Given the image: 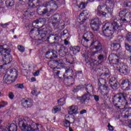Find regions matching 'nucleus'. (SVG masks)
I'll list each match as a JSON object with an SVG mask.
<instances>
[{"instance_id":"f257e3e1","label":"nucleus","mask_w":131,"mask_h":131,"mask_svg":"<svg viewBox=\"0 0 131 131\" xmlns=\"http://www.w3.org/2000/svg\"><path fill=\"white\" fill-rule=\"evenodd\" d=\"M101 33L104 37H109L113 35L114 32L122 30V25H119L117 21H113V23H106L103 25L101 28Z\"/></svg>"},{"instance_id":"3c124183","label":"nucleus","mask_w":131,"mask_h":131,"mask_svg":"<svg viewBox=\"0 0 131 131\" xmlns=\"http://www.w3.org/2000/svg\"><path fill=\"white\" fill-rule=\"evenodd\" d=\"M15 86L17 89H24V85L23 84H17L15 85Z\"/></svg>"},{"instance_id":"cd10ccee","label":"nucleus","mask_w":131,"mask_h":131,"mask_svg":"<svg viewBox=\"0 0 131 131\" xmlns=\"http://www.w3.org/2000/svg\"><path fill=\"white\" fill-rule=\"evenodd\" d=\"M70 50L72 52H73V54L74 55H76L77 53H79L80 52V47L77 46H71L70 47Z\"/></svg>"},{"instance_id":"9b49d317","label":"nucleus","mask_w":131,"mask_h":131,"mask_svg":"<svg viewBox=\"0 0 131 131\" xmlns=\"http://www.w3.org/2000/svg\"><path fill=\"white\" fill-rule=\"evenodd\" d=\"M101 25L102 22H101V20L98 18H96L91 23V27L93 31H98Z\"/></svg>"},{"instance_id":"6ab92c4d","label":"nucleus","mask_w":131,"mask_h":131,"mask_svg":"<svg viewBox=\"0 0 131 131\" xmlns=\"http://www.w3.org/2000/svg\"><path fill=\"white\" fill-rule=\"evenodd\" d=\"M127 12L126 9H124L119 12V16L120 17V21L121 24L122 23H127V20L125 19V15H126Z\"/></svg>"},{"instance_id":"aec40b11","label":"nucleus","mask_w":131,"mask_h":131,"mask_svg":"<svg viewBox=\"0 0 131 131\" xmlns=\"http://www.w3.org/2000/svg\"><path fill=\"white\" fill-rule=\"evenodd\" d=\"M110 85L113 90L116 91L120 88V83L119 82L117 81L116 80L111 79L109 81Z\"/></svg>"},{"instance_id":"338daca9","label":"nucleus","mask_w":131,"mask_h":131,"mask_svg":"<svg viewBox=\"0 0 131 131\" xmlns=\"http://www.w3.org/2000/svg\"><path fill=\"white\" fill-rule=\"evenodd\" d=\"M72 62H70V61H69V62L70 63V64H73V62H74V61H75V58L74 57H73V56H72Z\"/></svg>"},{"instance_id":"0eeeda50","label":"nucleus","mask_w":131,"mask_h":131,"mask_svg":"<svg viewBox=\"0 0 131 131\" xmlns=\"http://www.w3.org/2000/svg\"><path fill=\"white\" fill-rule=\"evenodd\" d=\"M73 70L70 67H67L65 68V73L63 74L64 80H72L73 83H71L70 85H73L75 80L73 78Z\"/></svg>"},{"instance_id":"1a4fd4ad","label":"nucleus","mask_w":131,"mask_h":131,"mask_svg":"<svg viewBox=\"0 0 131 131\" xmlns=\"http://www.w3.org/2000/svg\"><path fill=\"white\" fill-rule=\"evenodd\" d=\"M105 8V4H100L98 7L97 9L95 10V13L97 17H105L107 15L108 12L105 11L106 8L104 9V11H102V9Z\"/></svg>"},{"instance_id":"680f3d73","label":"nucleus","mask_w":131,"mask_h":131,"mask_svg":"<svg viewBox=\"0 0 131 131\" xmlns=\"http://www.w3.org/2000/svg\"><path fill=\"white\" fill-rule=\"evenodd\" d=\"M8 25H9V24L6 23V24H2L1 25V26H2V27H3V28H6V27H7V26H8Z\"/></svg>"},{"instance_id":"ddd939ff","label":"nucleus","mask_w":131,"mask_h":131,"mask_svg":"<svg viewBox=\"0 0 131 131\" xmlns=\"http://www.w3.org/2000/svg\"><path fill=\"white\" fill-rule=\"evenodd\" d=\"M59 38H60L59 34H51L47 37L46 40H47L49 43L53 45V43H55L56 42L58 41Z\"/></svg>"},{"instance_id":"6e6d98bb","label":"nucleus","mask_w":131,"mask_h":131,"mask_svg":"<svg viewBox=\"0 0 131 131\" xmlns=\"http://www.w3.org/2000/svg\"><path fill=\"white\" fill-rule=\"evenodd\" d=\"M32 8H37V7H38L37 8V9L38 10V8H39V7H41V6H39V5H37L36 4H35L34 3H33V4L31 6ZM37 9V12H38V10Z\"/></svg>"},{"instance_id":"4d7b16f0","label":"nucleus","mask_w":131,"mask_h":131,"mask_svg":"<svg viewBox=\"0 0 131 131\" xmlns=\"http://www.w3.org/2000/svg\"><path fill=\"white\" fill-rule=\"evenodd\" d=\"M94 98V100H95L96 102H99L100 101V98H99V96L94 95H93Z\"/></svg>"},{"instance_id":"49530a36","label":"nucleus","mask_w":131,"mask_h":131,"mask_svg":"<svg viewBox=\"0 0 131 131\" xmlns=\"http://www.w3.org/2000/svg\"><path fill=\"white\" fill-rule=\"evenodd\" d=\"M17 49L19 51V52H21V53L24 52V51H25V48L23 46L18 45L17 46Z\"/></svg>"},{"instance_id":"09e8293b","label":"nucleus","mask_w":131,"mask_h":131,"mask_svg":"<svg viewBox=\"0 0 131 131\" xmlns=\"http://www.w3.org/2000/svg\"><path fill=\"white\" fill-rule=\"evenodd\" d=\"M117 42H118V41H122V40H123V37L121 35H118L117 37Z\"/></svg>"},{"instance_id":"8fccbe9b","label":"nucleus","mask_w":131,"mask_h":131,"mask_svg":"<svg viewBox=\"0 0 131 131\" xmlns=\"http://www.w3.org/2000/svg\"><path fill=\"white\" fill-rule=\"evenodd\" d=\"M36 25L37 26L38 25V21L37 20V19L34 20L32 24V26H33V27H34Z\"/></svg>"},{"instance_id":"79ce46f5","label":"nucleus","mask_w":131,"mask_h":131,"mask_svg":"<svg viewBox=\"0 0 131 131\" xmlns=\"http://www.w3.org/2000/svg\"><path fill=\"white\" fill-rule=\"evenodd\" d=\"M55 73L56 74V76H58V77L59 78V79H63V80H64L63 74H62V72H61L60 71H57Z\"/></svg>"},{"instance_id":"f03ea898","label":"nucleus","mask_w":131,"mask_h":131,"mask_svg":"<svg viewBox=\"0 0 131 131\" xmlns=\"http://www.w3.org/2000/svg\"><path fill=\"white\" fill-rule=\"evenodd\" d=\"M58 9V6L56 2L50 1L43 4L42 6H39L38 11L41 16L46 15L47 17H50L52 15V12L56 11Z\"/></svg>"},{"instance_id":"0e129e2a","label":"nucleus","mask_w":131,"mask_h":131,"mask_svg":"<svg viewBox=\"0 0 131 131\" xmlns=\"http://www.w3.org/2000/svg\"><path fill=\"white\" fill-rule=\"evenodd\" d=\"M39 75V71H36V72L34 74V76H38Z\"/></svg>"},{"instance_id":"a18cd8bd","label":"nucleus","mask_w":131,"mask_h":131,"mask_svg":"<svg viewBox=\"0 0 131 131\" xmlns=\"http://www.w3.org/2000/svg\"><path fill=\"white\" fill-rule=\"evenodd\" d=\"M81 89V85H79L78 86H76L74 87L73 89V92H74V93H77V92H78V91H79V90H80Z\"/></svg>"},{"instance_id":"69168bd1","label":"nucleus","mask_w":131,"mask_h":131,"mask_svg":"<svg viewBox=\"0 0 131 131\" xmlns=\"http://www.w3.org/2000/svg\"><path fill=\"white\" fill-rule=\"evenodd\" d=\"M10 75L7 76L5 78V80H7V81H10V80H11L10 79Z\"/></svg>"},{"instance_id":"774afa93","label":"nucleus","mask_w":131,"mask_h":131,"mask_svg":"<svg viewBox=\"0 0 131 131\" xmlns=\"http://www.w3.org/2000/svg\"><path fill=\"white\" fill-rule=\"evenodd\" d=\"M64 42L65 46H67L68 45H69V42L66 39H64Z\"/></svg>"},{"instance_id":"13d9d810","label":"nucleus","mask_w":131,"mask_h":131,"mask_svg":"<svg viewBox=\"0 0 131 131\" xmlns=\"http://www.w3.org/2000/svg\"><path fill=\"white\" fill-rule=\"evenodd\" d=\"M110 74V72L108 70H107L106 71V72L104 73L103 76H105V77L108 76L109 77Z\"/></svg>"},{"instance_id":"39448f33","label":"nucleus","mask_w":131,"mask_h":131,"mask_svg":"<svg viewBox=\"0 0 131 131\" xmlns=\"http://www.w3.org/2000/svg\"><path fill=\"white\" fill-rule=\"evenodd\" d=\"M85 86V91L87 92V93H85L81 98V102L82 103V104H85V103H88V101L90 100L89 97H91L92 95L90 94V93H92V92H93L94 88H93V85L92 84H84Z\"/></svg>"},{"instance_id":"c756f323","label":"nucleus","mask_w":131,"mask_h":131,"mask_svg":"<svg viewBox=\"0 0 131 131\" xmlns=\"http://www.w3.org/2000/svg\"><path fill=\"white\" fill-rule=\"evenodd\" d=\"M32 14V11H31L30 8L24 10V16H25V17H30Z\"/></svg>"},{"instance_id":"f8f14e48","label":"nucleus","mask_w":131,"mask_h":131,"mask_svg":"<svg viewBox=\"0 0 131 131\" xmlns=\"http://www.w3.org/2000/svg\"><path fill=\"white\" fill-rule=\"evenodd\" d=\"M131 85L130 81L129 79H123L121 80L120 83V87L122 91H125V92L129 91L130 88L129 86Z\"/></svg>"},{"instance_id":"6e6552de","label":"nucleus","mask_w":131,"mask_h":131,"mask_svg":"<svg viewBox=\"0 0 131 131\" xmlns=\"http://www.w3.org/2000/svg\"><path fill=\"white\" fill-rule=\"evenodd\" d=\"M0 53L2 56V60L4 62H7L8 59H10L11 57V50L10 49L4 48L3 46H0Z\"/></svg>"},{"instance_id":"c9c22d12","label":"nucleus","mask_w":131,"mask_h":131,"mask_svg":"<svg viewBox=\"0 0 131 131\" xmlns=\"http://www.w3.org/2000/svg\"><path fill=\"white\" fill-rule=\"evenodd\" d=\"M61 111V106L59 105H55L54 106L53 109L52 110V113L54 114H56L57 112Z\"/></svg>"},{"instance_id":"72a5a7b5","label":"nucleus","mask_w":131,"mask_h":131,"mask_svg":"<svg viewBox=\"0 0 131 131\" xmlns=\"http://www.w3.org/2000/svg\"><path fill=\"white\" fill-rule=\"evenodd\" d=\"M66 103V99L64 98H61L57 100V103L59 106H63Z\"/></svg>"},{"instance_id":"052dcab7","label":"nucleus","mask_w":131,"mask_h":131,"mask_svg":"<svg viewBox=\"0 0 131 131\" xmlns=\"http://www.w3.org/2000/svg\"><path fill=\"white\" fill-rule=\"evenodd\" d=\"M66 34H68V30H64L62 33H61V35H66Z\"/></svg>"},{"instance_id":"2f4dec72","label":"nucleus","mask_w":131,"mask_h":131,"mask_svg":"<svg viewBox=\"0 0 131 131\" xmlns=\"http://www.w3.org/2000/svg\"><path fill=\"white\" fill-rule=\"evenodd\" d=\"M89 0L88 1H86V2H81L79 4V5L78 6V8H79V9H81V10H82V9H85V7H86V6H88V4H89Z\"/></svg>"},{"instance_id":"de8ad7c7","label":"nucleus","mask_w":131,"mask_h":131,"mask_svg":"<svg viewBox=\"0 0 131 131\" xmlns=\"http://www.w3.org/2000/svg\"><path fill=\"white\" fill-rule=\"evenodd\" d=\"M82 57H83V58H85V61L86 63H89V62H91V60H90V58L89 57V56L83 54L82 55Z\"/></svg>"},{"instance_id":"58836bf2","label":"nucleus","mask_w":131,"mask_h":131,"mask_svg":"<svg viewBox=\"0 0 131 131\" xmlns=\"http://www.w3.org/2000/svg\"><path fill=\"white\" fill-rule=\"evenodd\" d=\"M125 19H126L127 23L131 21V13L128 11H127L125 15Z\"/></svg>"},{"instance_id":"ea45409f","label":"nucleus","mask_w":131,"mask_h":131,"mask_svg":"<svg viewBox=\"0 0 131 131\" xmlns=\"http://www.w3.org/2000/svg\"><path fill=\"white\" fill-rule=\"evenodd\" d=\"M125 40L131 45V33L129 32L126 34Z\"/></svg>"},{"instance_id":"20e7f679","label":"nucleus","mask_w":131,"mask_h":131,"mask_svg":"<svg viewBox=\"0 0 131 131\" xmlns=\"http://www.w3.org/2000/svg\"><path fill=\"white\" fill-rule=\"evenodd\" d=\"M112 102L115 107L120 109V106H118V103L126 102V94L124 93H120L115 95L113 98Z\"/></svg>"},{"instance_id":"4be33fe9","label":"nucleus","mask_w":131,"mask_h":131,"mask_svg":"<svg viewBox=\"0 0 131 131\" xmlns=\"http://www.w3.org/2000/svg\"><path fill=\"white\" fill-rule=\"evenodd\" d=\"M111 47L113 51H116V52H118V51L121 49V45L120 43L117 42V40H114L113 42L111 43Z\"/></svg>"},{"instance_id":"864d4df0","label":"nucleus","mask_w":131,"mask_h":131,"mask_svg":"<svg viewBox=\"0 0 131 131\" xmlns=\"http://www.w3.org/2000/svg\"><path fill=\"white\" fill-rule=\"evenodd\" d=\"M32 3L35 4L37 6H39V4H40V1L39 0H32Z\"/></svg>"},{"instance_id":"a878e982","label":"nucleus","mask_w":131,"mask_h":131,"mask_svg":"<svg viewBox=\"0 0 131 131\" xmlns=\"http://www.w3.org/2000/svg\"><path fill=\"white\" fill-rule=\"evenodd\" d=\"M38 20V25H37V27H39V28H41L42 27H43L47 24V19L45 18H39L37 19Z\"/></svg>"},{"instance_id":"c85d7f7f","label":"nucleus","mask_w":131,"mask_h":131,"mask_svg":"<svg viewBox=\"0 0 131 131\" xmlns=\"http://www.w3.org/2000/svg\"><path fill=\"white\" fill-rule=\"evenodd\" d=\"M107 83V82L106 81V79L103 78H100L98 79V85H99V90H102L101 88L102 85H104V84Z\"/></svg>"},{"instance_id":"5fc2aeb1","label":"nucleus","mask_w":131,"mask_h":131,"mask_svg":"<svg viewBox=\"0 0 131 131\" xmlns=\"http://www.w3.org/2000/svg\"><path fill=\"white\" fill-rule=\"evenodd\" d=\"M8 97L9 99H10L11 100H13L14 97V94H13V93L12 92H10L8 94Z\"/></svg>"},{"instance_id":"bf43d9fd","label":"nucleus","mask_w":131,"mask_h":131,"mask_svg":"<svg viewBox=\"0 0 131 131\" xmlns=\"http://www.w3.org/2000/svg\"><path fill=\"white\" fill-rule=\"evenodd\" d=\"M107 127H108V129L110 131H113L114 130L113 128V126L111 125L110 123L108 124Z\"/></svg>"},{"instance_id":"603ef678","label":"nucleus","mask_w":131,"mask_h":131,"mask_svg":"<svg viewBox=\"0 0 131 131\" xmlns=\"http://www.w3.org/2000/svg\"><path fill=\"white\" fill-rule=\"evenodd\" d=\"M8 126H10V125H7L6 127H4L3 126L0 125V129H2V130L9 131V130L7 128Z\"/></svg>"},{"instance_id":"7c9ffc66","label":"nucleus","mask_w":131,"mask_h":131,"mask_svg":"<svg viewBox=\"0 0 131 131\" xmlns=\"http://www.w3.org/2000/svg\"><path fill=\"white\" fill-rule=\"evenodd\" d=\"M110 57H112L113 59H112V61H116L115 64H118L119 63V59H118V57L116 54H112Z\"/></svg>"},{"instance_id":"412c9836","label":"nucleus","mask_w":131,"mask_h":131,"mask_svg":"<svg viewBox=\"0 0 131 131\" xmlns=\"http://www.w3.org/2000/svg\"><path fill=\"white\" fill-rule=\"evenodd\" d=\"M67 53H68V49L67 48L63 45L60 46L58 50L59 55L60 57H65Z\"/></svg>"},{"instance_id":"a211bd4d","label":"nucleus","mask_w":131,"mask_h":131,"mask_svg":"<svg viewBox=\"0 0 131 131\" xmlns=\"http://www.w3.org/2000/svg\"><path fill=\"white\" fill-rule=\"evenodd\" d=\"M37 31L39 34H40V36L42 39L47 40V37L49 35V29L47 27H45L43 29L37 30Z\"/></svg>"},{"instance_id":"e2e57ef3","label":"nucleus","mask_w":131,"mask_h":131,"mask_svg":"<svg viewBox=\"0 0 131 131\" xmlns=\"http://www.w3.org/2000/svg\"><path fill=\"white\" fill-rule=\"evenodd\" d=\"M84 113H86V110H83L80 112V114L82 115L84 114Z\"/></svg>"},{"instance_id":"a19ab883","label":"nucleus","mask_w":131,"mask_h":131,"mask_svg":"<svg viewBox=\"0 0 131 131\" xmlns=\"http://www.w3.org/2000/svg\"><path fill=\"white\" fill-rule=\"evenodd\" d=\"M101 88H103V90L105 91V92H107V93H109V92H110V88H109V85H108L107 83H105V84H103Z\"/></svg>"},{"instance_id":"9d476101","label":"nucleus","mask_w":131,"mask_h":131,"mask_svg":"<svg viewBox=\"0 0 131 131\" xmlns=\"http://www.w3.org/2000/svg\"><path fill=\"white\" fill-rule=\"evenodd\" d=\"M117 0H107L106 3L108 4L109 6L105 8V11L107 12V14L112 15L113 13V10L114 7H115V4H116Z\"/></svg>"},{"instance_id":"f704fd0d","label":"nucleus","mask_w":131,"mask_h":131,"mask_svg":"<svg viewBox=\"0 0 131 131\" xmlns=\"http://www.w3.org/2000/svg\"><path fill=\"white\" fill-rule=\"evenodd\" d=\"M6 5L7 7H14L15 1L14 0H7L6 1Z\"/></svg>"},{"instance_id":"7ed1b4c3","label":"nucleus","mask_w":131,"mask_h":131,"mask_svg":"<svg viewBox=\"0 0 131 131\" xmlns=\"http://www.w3.org/2000/svg\"><path fill=\"white\" fill-rule=\"evenodd\" d=\"M39 124L33 123L31 125L28 120L21 119L19 121L18 126L21 130L25 131H38Z\"/></svg>"},{"instance_id":"37998d69","label":"nucleus","mask_w":131,"mask_h":131,"mask_svg":"<svg viewBox=\"0 0 131 131\" xmlns=\"http://www.w3.org/2000/svg\"><path fill=\"white\" fill-rule=\"evenodd\" d=\"M71 123H72L70 122L69 120H65V121H64V126H65V127L68 128L70 127V124H71Z\"/></svg>"},{"instance_id":"5701e85b","label":"nucleus","mask_w":131,"mask_h":131,"mask_svg":"<svg viewBox=\"0 0 131 131\" xmlns=\"http://www.w3.org/2000/svg\"><path fill=\"white\" fill-rule=\"evenodd\" d=\"M89 15V11L88 10H84L82 11V13H80V14L79 16V19L80 20L81 24H83V22L88 19L86 16Z\"/></svg>"},{"instance_id":"393cba45","label":"nucleus","mask_w":131,"mask_h":131,"mask_svg":"<svg viewBox=\"0 0 131 131\" xmlns=\"http://www.w3.org/2000/svg\"><path fill=\"white\" fill-rule=\"evenodd\" d=\"M70 109L71 111L69 112V114L71 115L72 114H78L79 112H78V106L77 105H72L70 106Z\"/></svg>"},{"instance_id":"4468645a","label":"nucleus","mask_w":131,"mask_h":131,"mask_svg":"<svg viewBox=\"0 0 131 131\" xmlns=\"http://www.w3.org/2000/svg\"><path fill=\"white\" fill-rule=\"evenodd\" d=\"M61 16L58 13L55 14L51 16V24L53 27L60 23Z\"/></svg>"},{"instance_id":"4c0bfd02","label":"nucleus","mask_w":131,"mask_h":131,"mask_svg":"<svg viewBox=\"0 0 131 131\" xmlns=\"http://www.w3.org/2000/svg\"><path fill=\"white\" fill-rule=\"evenodd\" d=\"M98 64H100V65H103V61H104V55L103 54H100L98 57Z\"/></svg>"},{"instance_id":"dca6fc26","label":"nucleus","mask_w":131,"mask_h":131,"mask_svg":"<svg viewBox=\"0 0 131 131\" xmlns=\"http://www.w3.org/2000/svg\"><path fill=\"white\" fill-rule=\"evenodd\" d=\"M83 39H84L86 42H89V41L93 42V41H94V34L91 32H86L83 35Z\"/></svg>"},{"instance_id":"e433bc0d","label":"nucleus","mask_w":131,"mask_h":131,"mask_svg":"<svg viewBox=\"0 0 131 131\" xmlns=\"http://www.w3.org/2000/svg\"><path fill=\"white\" fill-rule=\"evenodd\" d=\"M124 48L126 51H127L129 53H131V46L128 42H124Z\"/></svg>"},{"instance_id":"f3484780","label":"nucleus","mask_w":131,"mask_h":131,"mask_svg":"<svg viewBox=\"0 0 131 131\" xmlns=\"http://www.w3.org/2000/svg\"><path fill=\"white\" fill-rule=\"evenodd\" d=\"M58 55V52L54 50H50L46 52L45 56L48 59H50V60H53L55 58H57Z\"/></svg>"},{"instance_id":"423d86ee","label":"nucleus","mask_w":131,"mask_h":131,"mask_svg":"<svg viewBox=\"0 0 131 131\" xmlns=\"http://www.w3.org/2000/svg\"><path fill=\"white\" fill-rule=\"evenodd\" d=\"M90 48L96 50L92 52V55L94 56L96 54H101L103 52V45L99 40H94L91 42Z\"/></svg>"},{"instance_id":"473e14b6","label":"nucleus","mask_w":131,"mask_h":131,"mask_svg":"<svg viewBox=\"0 0 131 131\" xmlns=\"http://www.w3.org/2000/svg\"><path fill=\"white\" fill-rule=\"evenodd\" d=\"M126 114L124 115V118H128L129 116H131V107H128L125 110Z\"/></svg>"},{"instance_id":"b1692460","label":"nucleus","mask_w":131,"mask_h":131,"mask_svg":"<svg viewBox=\"0 0 131 131\" xmlns=\"http://www.w3.org/2000/svg\"><path fill=\"white\" fill-rule=\"evenodd\" d=\"M21 105L25 108H29L33 105L32 100L23 99L22 100Z\"/></svg>"},{"instance_id":"bb28decb","label":"nucleus","mask_w":131,"mask_h":131,"mask_svg":"<svg viewBox=\"0 0 131 131\" xmlns=\"http://www.w3.org/2000/svg\"><path fill=\"white\" fill-rule=\"evenodd\" d=\"M53 63L55 66H58L59 67H63L64 66V61L61 58L53 60Z\"/></svg>"},{"instance_id":"2eb2a0df","label":"nucleus","mask_w":131,"mask_h":131,"mask_svg":"<svg viewBox=\"0 0 131 131\" xmlns=\"http://www.w3.org/2000/svg\"><path fill=\"white\" fill-rule=\"evenodd\" d=\"M118 71L120 73L121 75H127L129 73V70L128 69V66L126 64L121 65Z\"/></svg>"},{"instance_id":"c03bdc74","label":"nucleus","mask_w":131,"mask_h":131,"mask_svg":"<svg viewBox=\"0 0 131 131\" xmlns=\"http://www.w3.org/2000/svg\"><path fill=\"white\" fill-rule=\"evenodd\" d=\"M97 62L99 61L95 60L93 62H92L90 61V62H89V63H91V65H93V68H96V67H97V66H100V65H101V64H98Z\"/></svg>"}]
</instances>
